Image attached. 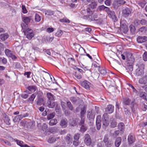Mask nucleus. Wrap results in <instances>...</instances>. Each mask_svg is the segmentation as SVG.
Instances as JSON below:
<instances>
[{
    "label": "nucleus",
    "mask_w": 147,
    "mask_h": 147,
    "mask_svg": "<svg viewBox=\"0 0 147 147\" xmlns=\"http://www.w3.org/2000/svg\"><path fill=\"white\" fill-rule=\"evenodd\" d=\"M22 28L23 30V31L25 35L26 36V38L29 40L31 39L34 36L33 30L27 27L25 28L24 26H22Z\"/></svg>",
    "instance_id": "obj_1"
},
{
    "label": "nucleus",
    "mask_w": 147,
    "mask_h": 147,
    "mask_svg": "<svg viewBox=\"0 0 147 147\" xmlns=\"http://www.w3.org/2000/svg\"><path fill=\"white\" fill-rule=\"evenodd\" d=\"M120 23L121 30L124 33H126L128 31V29L126 25V21L124 19H121V20Z\"/></svg>",
    "instance_id": "obj_2"
},
{
    "label": "nucleus",
    "mask_w": 147,
    "mask_h": 147,
    "mask_svg": "<svg viewBox=\"0 0 147 147\" xmlns=\"http://www.w3.org/2000/svg\"><path fill=\"white\" fill-rule=\"evenodd\" d=\"M92 14H90L89 13L88 15H84L83 17V19L85 20H88V21L91 22L94 20H97L96 19L97 18V15L94 14L93 15Z\"/></svg>",
    "instance_id": "obj_3"
},
{
    "label": "nucleus",
    "mask_w": 147,
    "mask_h": 147,
    "mask_svg": "<svg viewBox=\"0 0 147 147\" xmlns=\"http://www.w3.org/2000/svg\"><path fill=\"white\" fill-rule=\"evenodd\" d=\"M144 65L143 64L139 65L138 68L136 69V76H141L144 74Z\"/></svg>",
    "instance_id": "obj_4"
},
{
    "label": "nucleus",
    "mask_w": 147,
    "mask_h": 147,
    "mask_svg": "<svg viewBox=\"0 0 147 147\" xmlns=\"http://www.w3.org/2000/svg\"><path fill=\"white\" fill-rule=\"evenodd\" d=\"M125 3V1L123 0H115L113 5L115 9H117L121 5Z\"/></svg>",
    "instance_id": "obj_5"
},
{
    "label": "nucleus",
    "mask_w": 147,
    "mask_h": 147,
    "mask_svg": "<svg viewBox=\"0 0 147 147\" xmlns=\"http://www.w3.org/2000/svg\"><path fill=\"white\" fill-rule=\"evenodd\" d=\"M91 3L89 4L88 7L87 9V12L93 14V12L91 11L90 9H93L96 7L97 5V3L95 2H92Z\"/></svg>",
    "instance_id": "obj_6"
},
{
    "label": "nucleus",
    "mask_w": 147,
    "mask_h": 147,
    "mask_svg": "<svg viewBox=\"0 0 147 147\" xmlns=\"http://www.w3.org/2000/svg\"><path fill=\"white\" fill-rule=\"evenodd\" d=\"M132 11V10L130 8L126 7L123 10L122 13L124 17L126 18L131 14Z\"/></svg>",
    "instance_id": "obj_7"
},
{
    "label": "nucleus",
    "mask_w": 147,
    "mask_h": 147,
    "mask_svg": "<svg viewBox=\"0 0 147 147\" xmlns=\"http://www.w3.org/2000/svg\"><path fill=\"white\" fill-rule=\"evenodd\" d=\"M84 138V141L85 143L88 146H90L92 143V140L90 135L88 134H86Z\"/></svg>",
    "instance_id": "obj_8"
},
{
    "label": "nucleus",
    "mask_w": 147,
    "mask_h": 147,
    "mask_svg": "<svg viewBox=\"0 0 147 147\" xmlns=\"http://www.w3.org/2000/svg\"><path fill=\"white\" fill-rule=\"evenodd\" d=\"M107 114H104L102 116V124L103 127L105 129L109 125Z\"/></svg>",
    "instance_id": "obj_9"
},
{
    "label": "nucleus",
    "mask_w": 147,
    "mask_h": 147,
    "mask_svg": "<svg viewBox=\"0 0 147 147\" xmlns=\"http://www.w3.org/2000/svg\"><path fill=\"white\" fill-rule=\"evenodd\" d=\"M126 59L127 63H130L131 64H133L134 59L131 53H128L127 54Z\"/></svg>",
    "instance_id": "obj_10"
},
{
    "label": "nucleus",
    "mask_w": 147,
    "mask_h": 147,
    "mask_svg": "<svg viewBox=\"0 0 147 147\" xmlns=\"http://www.w3.org/2000/svg\"><path fill=\"white\" fill-rule=\"evenodd\" d=\"M5 52L7 57L11 58L13 59H15L17 58L16 56L13 54V52L8 49L5 50Z\"/></svg>",
    "instance_id": "obj_11"
},
{
    "label": "nucleus",
    "mask_w": 147,
    "mask_h": 147,
    "mask_svg": "<svg viewBox=\"0 0 147 147\" xmlns=\"http://www.w3.org/2000/svg\"><path fill=\"white\" fill-rule=\"evenodd\" d=\"M138 83L141 85L147 84V75L140 78L138 80Z\"/></svg>",
    "instance_id": "obj_12"
},
{
    "label": "nucleus",
    "mask_w": 147,
    "mask_h": 147,
    "mask_svg": "<svg viewBox=\"0 0 147 147\" xmlns=\"http://www.w3.org/2000/svg\"><path fill=\"white\" fill-rule=\"evenodd\" d=\"M28 114L27 113H26V115H17L13 119V121L15 122H18L20 121L23 118L27 116H28Z\"/></svg>",
    "instance_id": "obj_13"
},
{
    "label": "nucleus",
    "mask_w": 147,
    "mask_h": 147,
    "mask_svg": "<svg viewBox=\"0 0 147 147\" xmlns=\"http://www.w3.org/2000/svg\"><path fill=\"white\" fill-rule=\"evenodd\" d=\"M137 41L138 43L145 42L147 41V36H139L137 38Z\"/></svg>",
    "instance_id": "obj_14"
},
{
    "label": "nucleus",
    "mask_w": 147,
    "mask_h": 147,
    "mask_svg": "<svg viewBox=\"0 0 147 147\" xmlns=\"http://www.w3.org/2000/svg\"><path fill=\"white\" fill-rule=\"evenodd\" d=\"M75 48L76 50V51L81 54H82V52L85 51V50L81 46L78 44H76L75 45Z\"/></svg>",
    "instance_id": "obj_15"
},
{
    "label": "nucleus",
    "mask_w": 147,
    "mask_h": 147,
    "mask_svg": "<svg viewBox=\"0 0 147 147\" xmlns=\"http://www.w3.org/2000/svg\"><path fill=\"white\" fill-rule=\"evenodd\" d=\"M114 110V107L113 105H109L107 106L105 109L106 112L109 114L112 113Z\"/></svg>",
    "instance_id": "obj_16"
},
{
    "label": "nucleus",
    "mask_w": 147,
    "mask_h": 147,
    "mask_svg": "<svg viewBox=\"0 0 147 147\" xmlns=\"http://www.w3.org/2000/svg\"><path fill=\"white\" fill-rule=\"evenodd\" d=\"M107 14L111 18L114 22L117 20V18L114 11L111 10L109 11V13H108Z\"/></svg>",
    "instance_id": "obj_17"
},
{
    "label": "nucleus",
    "mask_w": 147,
    "mask_h": 147,
    "mask_svg": "<svg viewBox=\"0 0 147 147\" xmlns=\"http://www.w3.org/2000/svg\"><path fill=\"white\" fill-rule=\"evenodd\" d=\"M31 20V17H25L23 18L22 19L23 21L26 24V26H25V28L26 27L28 28L27 25L30 22Z\"/></svg>",
    "instance_id": "obj_18"
},
{
    "label": "nucleus",
    "mask_w": 147,
    "mask_h": 147,
    "mask_svg": "<svg viewBox=\"0 0 147 147\" xmlns=\"http://www.w3.org/2000/svg\"><path fill=\"white\" fill-rule=\"evenodd\" d=\"M90 84V82L86 80H85L81 83L82 86L87 89H89L90 88L89 85Z\"/></svg>",
    "instance_id": "obj_19"
},
{
    "label": "nucleus",
    "mask_w": 147,
    "mask_h": 147,
    "mask_svg": "<svg viewBox=\"0 0 147 147\" xmlns=\"http://www.w3.org/2000/svg\"><path fill=\"white\" fill-rule=\"evenodd\" d=\"M108 139V136H105L103 139V142L106 146L109 147L111 146V142L109 141Z\"/></svg>",
    "instance_id": "obj_20"
},
{
    "label": "nucleus",
    "mask_w": 147,
    "mask_h": 147,
    "mask_svg": "<svg viewBox=\"0 0 147 147\" xmlns=\"http://www.w3.org/2000/svg\"><path fill=\"white\" fill-rule=\"evenodd\" d=\"M70 100L73 104L78 103L80 99L78 97H71Z\"/></svg>",
    "instance_id": "obj_21"
},
{
    "label": "nucleus",
    "mask_w": 147,
    "mask_h": 147,
    "mask_svg": "<svg viewBox=\"0 0 147 147\" xmlns=\"http://www.w3.org/2000/svg\"><path fill=\"white\" fill-rule=\"evenodd\" d=\"M125 125L123 123H119L118 125V129L120 130L121 133H123Z\"/></svg>",
    "instance_id": "obj_22"
},
{
    "label": "nucleus",
    "mask_w": 147,
    "mask_h": 147,
    "mask_svg": "<svg viewBox=\"0 0 147 147\" xmlns=\"http://www.w3.org/2000/svg\"><path fill=\"white\" fill-rule=\"evenodd\" d=\"M110 121V127H111L114 128L116 127L117 123L115 119L111 118Z\"/></svg>",
    "instance_id": "obj_23"
},
{
    "label": "nucleus",
    "mask_w": 147,
    "mask_h": 147,
    "mask_svg": "<svg viewBox=\"0 0 147 147\" xmlns=\"http://www.w3.org/2000/svg\"><path fill=\"white\" fill-rule=\"evenodd\" d=\"M9 37V35L7 33L0 35V39L2 41L5 40Z\"/></svg>",
    "instance_id": "obj_24"
},
{
    "label": "nucleus",
    "mask_w": 147,
    "mask_h": 147,
    "mask_svg": "<svg viewBox=\"0 0 147 147\" xmlns=\"http://www.w3.org/2000/svg\"><path fill=\"white\" fill-rule=\"evenodd\" d=\"M95 115L93 113L92 111L88 112L87 115V117L89 120L93 119L94 118Z\"/></svg>",
    "instance_id": "obj_25"
},
{
    "label": "nucleus",
    "mask_w": 147,
    "mask_h": 147,
    "mask_svg": "<svg viewBox=\"0 0 147 147\" xmlns=\"http://www.w3.org/2000/svg\"><path fill=\"white\" fill-rule=\"evenodd\" d=\"M121 137H119L117 138L115 142V146L117 147H118L121 144Z\"/></svg>",
    "instance_id": "obj_26"
},
{
    "label": "nucleus",
    "mask_w": 147,
    "mask_h": 147,
    "mask_svg": "<svg viewBox=\"0 0 147 147\" xmlns=\"http://www.w3.org/2000/svg\"><path fill=\"white\" fill-rule=\"evenodd\" d=\"M128 65H127L126 67V70L129 73L131 72L133 70V66L132 65L133 64H130V63H127Z\"/></svg>",
    "instance_id": "obj_27"
},
{
    "label": "nucleus",
    "mask_w": 147,
    "mask_h": 147,
    "mask_svg": "<svg viewBox=\"0 0 147 147\" xmlns=\"http://www.w3.org/2000/svg\"><path fill=\"white\" fill-rule=\"evenodd\" d=\"M27 89L29 91L33 92L37 89V87L35 86H29L27 88Z\"/></svg>",
    "instance_id": "obj_28"
},
{
    "label": "nucleus",
    "mask_w": 147,
    "mask_h": 147,
    "mask_svg": "<svg viewBox=\"0 0 147 147\" xmlns=\"http://www.w3.org/2000/svg\"><path fill=\"white\" fill-rule=\"evenodd\" d=\"M67 120L66 119H62L60 123V125L62 127H65L67 125Z\"/></svg>",
    "instance_id": "obj_29"
},
{
    "label": "nucleus",
    "mask_w": 147,
    "mask_h": 147,
    "mask_svg": "<svg viewBox=\"0 0 147 147\" xmlns=\"http://www.w3.org/2000/svg\"><path fill=\"white\" fill-rule=\"evenodd\" d=\"M47 106L50 108H53L55 105V103L53 101H49L47 102Z\"/></svg>",
    "instance_id": "obj_30"
},
{
    "label": "nucleus",
    "mask_w": 147,
    "mask_h": 147,
    "mask_svg": "<svg viewBox=\"0 0 147 147\" xmlns=\"http://www.w3.org/2000/svg\"><path fill=\"white\" fill-rule=\"evenodd\" d=\"M128 140L130 144H131L135 141V139L133 136L131 135H129L128 136Z\"/></svg>",
    "instance_id": "obj_31"
},
{
    "label": "nucleus",
    "mask_w": 147,
    "mask_h": 147,
    "mask_svg": "<svg viewBox=\"0 0 147 147\" xmlns=\"http://www.w3.org/2000/svg\"><path fill=\"white\" fill-rule=\"evenodd\" d=\"M56 140V139L55 136H50L48 139L47 141L49 143H52L54 142Z\"/></svg>",
    "instance_id": "obj_32"
},
{
    "label": "nucleus",
    "mask_w": 147,
    "mask_h": 147,
    "mask_svg": "<svg viewBox=\"0 0 147 147\" xmlns=\"http://www.w3.org/2000/svg\"><path fill=\"white\" fill-rule=\"evenodd\" d=\"M47 98L50 101H53L54 100V95L50 92L47 93Z\"/></svg>",
    "instance_id": "obj_33"
},
{
    "label": "nucleus",
    "mask_w": 147,
    "mask_h": 147,
    "mask_svg": "<svg viewBox=\"0 0 147 147\" xmlns=\"http://www.w3.org/2000/svg\"><path fill=\"white\" fill-rule=\"evenodd\" d=\"M130 31L132 34H134L136 32V28L135 26L133 25H131L129 26Z\"/></svg>",
    "instance_id": "obj_34"
},
{
    "label": "nucleus",
    "mask_w": 147,
    "mask_h": 147,
    "mask_svg": "<svg viewBox=\"0 0 147 147\" xmlns=\"http://www.w3.org/2000/svg\"><path fill=\"white\" fill-rule=\"evenodd\" d=\"M36 97V95L35 94H33L31 95L30 97L28 99V101L32 103L34 98Z\"/></svg>",
    "instance_id": "obj_35"
},
{
    "label": "nucleus",
    "mask_w": 147,
    "mask_h": 147,
    "mask_svg": "<svg viewBox=\"0 0 147 147\" xmlns=\"http://www.w3.org/2000/svg\"><path fill=\"white\" fill-rule=\"evenodd\" d=\"M70 134H68L65 137V140L67 144H70L72 142L71 141L70 139Z\"/></svg>",
    "instance_id": "obj_36"
},
{
    "label": "nucleus",
    "mask_w": 147,
    "mask_h": 147,
    "mask_svg": "<svg viewBox=\"0 0 147 147\" xmlns=\"http://www.w3.org/2000/svg\"><path fill=\"white\" fill-rule=\"evenodd\" d=\"M57 123V120L55 119H54L50 120L49 122V124L50 125L53 126L56 125Z\"/></svg>",
    "instance_id": "obj_37"
},
{
    "label": "nucleus",
    "mask_w": 147,
    "mask_h": 147,
    "mask_svg": "<svg viewBox=\"0 0 147 147\" xmlns=\"http://www.w3.org/2000/svg\"><path fill=\"white\" fill-rule=\"evenodd\" d=\"M0 61L4 65L6 64L7 61V59L4 57H0Z\"/></svg>",
    "instance_id": "obj_38"
},
{
    "label": "nucleus",
    "mask_w": 147,
    "mask_h": 147,
    "mask_svg": "<svg viewBox=\"0 0 147 147\" xmlns=\"http://www.w3.org/2000/svg\"><path fill=\"white\" fill-rule=\"evenodd\" d=\"M59 21L61 22L67 23H69L70 22V21L66 18H64L63 19H60Z\"/></svg>",
    "instance_id": "obj_39"
},
{
    "label": "nucleus",
    "mask_w": 147,
    "mask_h": 147,
    "mask_svg": "<svg viewBox=\"0 0 147 147\" xmlns=\"http://www.w3.org/2000/svg\"><path fill=\"white\" fill-rule=\"evenodd\" d=\"M67 105L69 109L71 111H72L73 109L72 105L69 101H67Z\"/></svg>",
    "instance_id": "obj_40"
},
{
    "label": "nucleus",
    "mask_w": 147,
    "mask_h": 147,
    "mask_svg": "<svg viewBox=\"0 0 147 147\" xmlns=\"http://www.w3.org/2000/svg\"><path fill=\"white\" fill-rule=\"evenodd\" d=\"M35 19L36 22H38L41 19V18L38 14L36 13L35 16Z\"/></svg>",
    "instance_id": "obj_41"
},
{
    "label": "nucleus",
    "mask_w": 147,
    "mask_h": 147,
    "mask_svg": "<svg viewBox=\"0 0 147 147\" xmlns=\"http://www.w3.org/2000/svg\"><path fill=\"white\" fill-rule=\"evenodd\" d=\"M123 102L127 105H129L131 102V100L128 98H125L123 99Z\"/></svg>",
    "instance_id": "obj_42"
},
{
    "label": "nucleus",
    "mask_w": 147,
    "mask_h": 147,
    "mask_svg": "<svg viewBox=\"0 0 147 147\" xmlns=\"http://www.w3.org/2000/svg\"><path fill=\"white\" fill-rule=\"evenodd\" d=\"M86 112V110L84 108L81 109V111L80 112V117H85V114Z\"/></svg>",
    "instance_id": "obj_43"
},
{
    "label": "nucleus",
    "mask_w": 147,
    "mask_h": 147,
    "mask_svg": "<svg viewBox=\"0 0 147 147\" xmlns=\"http://www.w3.org/2000/svg\"><path fill=\"white\" fill-rule=\"evenodd\" d=\"M55 115L54 113H52L48 114L47 116V119L49 120L53 118Z\"/></svg>",
    "instance_id": "obj_44"
},
{
    "label": "nucleus",
    "mask_w": 147,
    "mask_h": 147,
    "mask_svg": "<svg viewBox=\"0 0 147 147\" xmlns=\"http://www.w3.org/2000/svg\"><path fill=\"white\" fill-rule=\"evenodd\" d=\"M43 101V99L42 98H38V100L37 101V104L38 105H41Z\"/></svg>",
    "instance_id": "obj_45"
},
{
    "label": "nucleus",
    "mask_w": 147,
    "mask_h": 147,
    "mask_svg": "<svg viewBox=\"0 0 147 147\" xmlns=\"http://www.w3.org/2000/svg\"><path fill=\"white\" fill-rule=\"evenodd\" d=\"M139 31L145 33L147 31V27L145 26H143L139 29Z\"/></svg>",
    "instance_id": "obj_46"
},
{
    "label": "nucleus",
    "mask_w": 147,
    "mask_h": 147,
    "mask_svg": "<svg viewBox=\"0 0 147 147\" xmlns=\"http://www.w3.org/2000/svg\"><path fill=\"white\" fill-rule=\"evenodd\" d=\"M101 116L100 115H98L96 117V123H101Z\"/></svg>",
    "instance_id": "obj_47"
},
{
    "label": "nucleus",
    "mask_w": 147,
    "mask_h": 147,
    "mask_svg": "<svg viewBox=\"0 0 147 147\" xmlns=\"http://www.w3.org/2000/svg\"><path fill=\"white\" fill-rule=\"evenodd\" d=\"M10 119L8 117H5L4 119V121L6 123L7 125H10Z\"/></svg>",
    "instance_id": "obj_48"
},
{
    "label": "nucleus",
    "mask_w": 147,
    "mask_h": 147,
    "mask_svg": "<svg viewBox=\"0 0 147 147\" xmlns=\"http://www.w3.org/2000/svg\"><path fill=\"white\" fill-rule=\"evenodd\" d=\"M87 127L84 125H81L80 130L81 132H84L87 130Z\"/></svg>",
    "instance_id": "obj_49"
},
{
    "label": "nucleus",
    "mask_w": 147,
    "mask_h": 147,
    "mask_svg": "<svg viewBox=\"0 0 147 147\" xmlns=\"http://www.w3.org/2000/svg\"><path fill=\"white\" fill-rule=\"evenodd\" d=\"M105 7V6L104 5H100L98 7L97 10L98 11H100L104 10Z\"/></svg>",
    "instance_id": "obj_50"
},
{
    "label": "nucleus",
    "mask_w": 147,
    "mask_h": 147,
    "mask_svg": "<svg viewBox=\"0 0 147 147\" xmlns=\"http://www.w3.org/2000/svg\"><path fill=\"white\" fill-rule=\"evenodd\" d=\"M45 14L47 15L51 16L53 14V11L51 10H47L45 11Z\"/></svg>",
    "instance_id": "obj_51"
},
{
    "label": "nucleus",
    "mask_w": 147,
    "mask_h": 147,
    "mask_svg": "<svg viewBox=\"0 0 147 147\" xmlns=\"http://www.w3.org/2000/svg\"><path fill=\"white\" fill-rule=\"evenodd\" d=\"M63 32L61 30H58L55 34L56 36L59 37L61 36L63 34Z\"/></svg>",
    "instance_id": "obj_52"
},
{
    "label": "nucleus",
    "mask_w": 147,
    "mask_h": 147,
    "mask_svg": "<svg viewBox=\"0 0 147 147\" xmlns=\"http://www.w3.org/2000/svg\"><path fill=\"white\" fill-rule=\"evenodd\" d=\"M16 141L17 144L21 147H22L24 146V145L23 144V142L22 141L18 140H16Z\"/></svg>",
    "instance_id": "obj_53"
},
{
    "label": "nucleus",
    "mask_w": 147,
    "mask_h": 147,
    "mask_svg": "<svg viewBox=\"0 0 147 147\" xmlns=\"http://www.w3.org/2000/svg\"><path fill=\"white\" fill-rule=\"evenodd\" d=\"M22 12L24 13H27L28 11L27 10L25 5H22Z\"/></svg>",
    "instance_id": "obj_54"
},
{
    "label": "nucleus",
    "mask_w": 147,
    "mask_h": 147,
    "mask_svg": "<svg viewBox=\"0 0 147 147\" xmlns=\"http://www.w3.org/2000/svg\"><path fill=\"white\" fill-rule=\"evenodd\" d=\"M74 76L76 78L78 79H80L82 78V76L80 74H78L76 72Z\"/></svg>",
    "instance_id": "obj_55"
},
{
    "label": "nucleus",
    "mask_w": 147,
    "mask_h": 147,
    "mask_svg": "<svg viewBox=\"0 0 147 147\" xmlns=\"http://www.w3.org/2000/svg\"><path fill=\"white\" fill-rule=\"evenodd\" d=\"M80 137V134L78 133L76 134L74 137V139L76 140H78Z\"/></svg>",
    "instance_id": "obj_56"
},
{
    "label": "nucleus",
    "mask_w": 147,
    "mask_h": 147,
    "mask_svg": "<svg viewBox=\"0 0 147 147\" xmlns=\"http://www.w3.org/2000/svg\"><path fill=\"white\" fill-rule=\"evenodd\" d=\"M140 24L142 25H144L147 24V21L144 19H142L140 21Z\"/></svg>",
    "instance_id": "obj_57"
},
{
    "label": "nucleus",
    "mask_w": 147,
    "mask_h": 147,
    "mask_svg": "<svg viewBox=\"0 0 147 147\" xmlns=\"http://www.w3.org/2000/svg\"><path fill=\"white\" fill-rule=\"evenodd\" d=\"M98 71L102 74L104 75L107 73V71L105 69H98Z\"/></svg>",
    "instance_id": "obj_58"
},
{
    "label": "nucleus",
    "mask_w": 147,
    "mask_h": 147,
    "mask_svg": "<svg viewBox=\"0 0 147 147\" xmlns=\"http://www.w3.org/2000/svg\"><path fill=\"white\" fill-rule=\"evenodd\" d=\"M129 86L133 90V91L134 92L137 94L138 92V91L136 89V88L133 86L131 84L129 85Z\"/></svg>",
    "instance_id": "obj_59"
},
{
    "label": "nucleus",
    "mask_w": 147,
    "mask_h": 147,
    "mask_svg": "<svg viewBox=\"0 0 147 147\" xmlns=\"http://www.w3.org/2000/svg\"><path fill=\"white\" fill-rule=\"evenodd\" d=\"M143 59L144 61H147V52H145L144 54Z\"/></svg>",
    "instance_id": "obj_60"
},
{
    "label": "nucleus",
    "mask_w": 147,
    "mask_h": 147,
    "mask_svg": "<svg viewBox=\"0 0 147 147\" xmlns=\"http://www.w3.org/2000/svg\"><path fill=\"white\" fill-rule=\"evenodd\" d=\"M81 119L80 121V125H84V123L85 122V117H81Z\"/></svg>",
    "instance_id": "obj_61"
},
{
    "label": "nucleus",
    "mask_w": 147,
    "mask_h": 147,
    "mask_svg": "<svg viewBox=\"0 0 147 147\" xmlns=\"http://www.w3.org/2000/svg\"><path fill=\"white\" fill-rule=\"evenodd\" d=\"M28 97V94L25 93H22L21 95V97L24 99H26Z\"/></svg>",
    "instance_id": "obj_62"
},
{
    "label": "nucleus",
    "mask_w": 147,
    "mask_h": 147,
    "mask_svg": "<svg viewBox=\"0 0 147 147\" xmlns=\"http://www.w3.org/2000/svg\"><path fill=\"white\" fill-rule=\"evenodd\" d=\"M48 127L47 125L45 123H43L41 129L42 130H44L46 129Z\"/></svg>",
    "instance_id": "obj_63"
},
{
    "label": "nucleus",
    "mask_w": 147,
    "mask_h": 147,
    "mask_svg": "<svg viewBox=\"0 0 147 147\" xmlns=\"http://www.w3.org/2000/svg\"><path fill=\"white\" fill-rule=\"evenodd\" d=\"M54 31V29L53 28H49L47 29V32L49 33H51L53 32Z\"/></svg>",
    "instance_id": "obj_64"
}]
</instances>
